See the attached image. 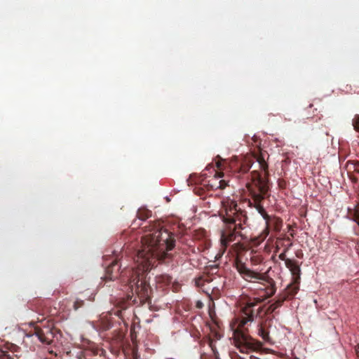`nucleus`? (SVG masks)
<instances>
[{
  "label": "nucleus",
  "instance_id": "nucleus-1",
  "mask_svg": "<svg viewBox=\"0 0 359 359\" xmlns=\"http://www.w3.org/2000/svg\"><path fill=\"white\" fill-rule=\"evenodd\" d=\"M147 233L142 238L141 249L138 250L133 266H126L119 273L123 266L122 262L116 257L106 266L103 279L113 280L119 275L121 281L130 290L128 298L133 302L143 304L149 302L151 288L147 280V272L157 260L167 257V252L171 250L175 243V236L161 226L160 223H153L146 226Z\"/></svg>",
  "mask_w": 359,
  "mask_h": 359
},
{
  "label": "nucleus",
  "instance_id": "nucleus-2",
  "mask_svg": "<svg viewBox=\"0 0 359 359\" xmlns=\"http://www.w3.org/2000/svg\"><path fill=\"white\" fill-rule=\"evenodd\" d=\"M269 290L270 292H267L264 298L245 297L239 302V310L235 318L237 326L234 328V325H232V330L234 344L241 353L259 349L262 345L261 342L248 334L245 325L252 323L255 318L261 314L263 306H259V304L275 294L274 285H271Z\"/></svg>",
  "mask_w": 359,
  "mask_h": 359
},
{
  "label": "nucleus",
  "instance_id": "nucleus-3",
  "mask_svg": "<svg viewBox=\"0 0 359 359\" xmlns=\"http://www.w3.org/2000/svg\"><path fill=\"white\" fill-rule=\"evenodd\" d=\"M257 161L259 167L264 171V177H262L258 171L251 172V182H248L246 187L253 200V207L263 217L266 221V232L269 233V229H272L276 232H279L283 226V220L277 217L269 216L263 205L262 201L266 197L269 190L268 180V164L262 157H259Z\"/></svg>",
  "mask_w": 359,
  "mask_h": 359
},
{
  "label": "nucleus",
  "instance_id": "nucleus-4",
  "mask_svg": "<svg viewBox=\"0 0 359 359\" xmlns=\"http://www.w3.org/2000/svg\"><path fill=\"white\" fill-rule=\"evenodd\" d=\"M220 217L224 222L221 231V250L224 253L228 245L238 237L243 239L242 230L244 229L248 217L246 212L233 200L227 198L222 202Z\"/></svg>",
  "mask_w": 359,
  "mask_h": 359
},
{
  "label": "nucleus",
  "instance_id": "nucleus-5",
  "mask_svg": "<svg viewBox=\"0 0 359 359\" xmlns=\"http://www.w3.org/2000/svg\"><path fill=\"white\" fill-rule=\"evenodd\" d=\"M234 266L241 276L247 281L264 280L265 277L257 272L248 269L238 257L234 260Z\"/></svg>",
  "mask_w": 359,
  "mask_h": 359
},
{
  "label": "nucleus",
  "instance_id": "nucleus-6",
  "mask_svg": "<svg viewBox=\"0 0 359 359\" xmlns=\"http://www.w3.org/2000/svg\"><path fill=\"white\" fill-rule=\"evenodd\" d=\"M33 335H35L41 343L45 344H50L55 337L53 329L50 327L41 328L38 326L34 327Z\"/></svg>",
  "mask_w": 359,
  "mask_h": 359
},
{
  "label": "nucleus",
  "instance_id": "nucleus-7",
  "mask_svg": "<svg viewBox=\"0 0 359 359\" xmlns=\"http://www.w3.org/2000/svg\"><path fill=\"white\" fill-rule=\"evenodd\" d=\"M230 168L234 172L238 174L247 173L252 167V161L250 159L245 158L243 161L238 162L237 161H231L230 163Z\"/></svg>",
  "mask_w": 359,
  "mask_h": 359
},
{
  "label": "nucleus",
  "instance_id": "nucleus-8",
  "mask_svg": "<svg viewBox=\"0 0 359 359\" xmlns=\"http://www.w3.org/2000/svg\"><path fill=\"white\" fill-rule=\"evenodd\" d=\"M20 348L15 344H8L0 351V359H20Z\"/></svg>",
  "mask_w": 359,
  "mask_h": 359
},
{
  "label": "nucleus",
  "instance_id": "nucleus-9",
  "mask_svg": "<svg viewBox=\"0 0 359 359\" xmlns=\"http://www.w3.org/2000/svg\"><path fill=\"white\" fill-rule=\"evenodd\" d=\"M157 287L164 290L172 283V277L167 274H163L156 277Z\"/></svg>",
  "mask_w": 359,
  "mask_h": 359
},
{
  "label": "nucleus",
  "instance_id": "nucleus-10",
  "mask_svg": "<svg viewBox=\"0 0 359 359\" xmlns=\"http://www.w3.org/2000/svg\"><path fill=\"white\" fill-rule=\"evenodd\" d=\"M267 325L266 323H259L258 325V334L262 338V339L269 343H272V339L269 335V332L267 329Z\"/></svg>",
  "mask_w": 359,
  "mask_h": 359
},
{
  "label": "nucleus",
  "instance_id": "nucleus-11",
  "mask_svg": "<svg viewBox=\"0 0 359 359\" xmlns=\"http://www.w3.org/2000/svg\"><path fill=\"white\" fill-rule=\"evenodd\" d=\"M287 269L290 271L292 276L296 278H299L300 276V267L295 260H287V264L285 265Z\"/></svg>",
  "mask_w": 359,
  "mask_h": 359
},
{
  "label": "nucleus",
  "instance_id": "nucleus-12",
  "mask_svg": "<svg viewBox=\"0 0 359 359\" xmlns=\"http://www.w3.org/2000/svg\"><path fill=\"white\" fill-rule=\"evenodd\" d=\"M214 279L209 275L205 274L195 279L196 285L198 287H204L212 283Z\"/></svg>",
  "mask_w": 359,
  "mask_h": 359
},
{
  "label": "nucleus",
  "instance_id": "nucleus-13",
  "mask_svg": "<svg viewBox=\"0 0 359 359\" xmlns=\"http://www.w3.org/2000/svg\"><path fill=\"white\" fill-rule=\"evenodd\" d=\"M299 287L294 283L290 284L285 290L282 292L283 294H287L288 299L293 297L298 292Z\"/></svg>",
  "mask_w": 359,
  "mask_h": 359
},
{
  "label": "nucleus",
  "instance_id": "nucleus-14",
  "mask_svg": "<svg viewBox=\"0 0 359 359\" xmlns=\"http://www.w3.org/2000/svg\"><path fill=\"white\" fill-rule=\"evenodd\" d=\"M201 288L209 297H211L212 295H215V297H217L219 292V289L217 287V286H215L214 284H212V285H208L204 287Z\"/></svg>",
  "mask_w": 359,
  "mask_h": 359
},
{
  "label": "nucleus",
  "instance_id": "nucleus-15",
  "mask_svg": "<svg viewBox=\"0 0 359 359\" xmlns=\"http://www.w3.org/2000/svg\"><path fill=\"white\" fill-rule=\"evenodd\" d=\"M151 216V212L146 208H140L137 212V217L139 219L144 221Z\"/></svg>",
  "mask_w": 359,
  "mask_h": 359
},
{
  "label": "nucleus",
  "instance_id": "nucleus-16",
  "mask_svg": "<svg viewBox=\"0 0 359 359\" xmlns=\"http://www.w3.org/2000/svg\"><path fill=\"white\" fill-rule=\"evenodd\" d=\"M287 299H288V296L287 294H283V293H281L277 297V299L273 304L276 305V307L279 308Z\"/></svg>",
  "mask_w": 359,
  "mask_h": 359
},
{
  "label": "nucleus",
  "instance_id": "nucleus-17",
  "mask_svg": "<svg viewBox=\"0 0 359 359\" xmlns=\"http://www.w3.org/2000/svg\"><path fill=\"white\" fill-rule=\"evenodd\" d=\"M208 345L211 348L215 358H217V355H219V353L215 346V341L212 337H210L208 339Z\"/></svg>",
  "mask_w": 359,
  "mask_h": 359
},
{
  "label": "nucleus",
  "instance_id": "nucleus-18",
  "mask_svg": "<svg viewBox=\"0 0 359 359\" xmlns=\"http://www.w3.org/2000/svg\"><path fill=\"white\" fill-rule=\"evenodd\" d=\"M226 186H228V182H226L225 180H221L218 182V185L217 184H210V187L211 189H224Z\"/></svg>",
  "mask_w": 359,
  "mask_h": 359
},
{
  "label": "nucleus",
  "instance_id": "nucleus-19",
  "mask_svg": "<svg viewBox=\"0 0 359 359\" xmlns=\"http://www.w3.org/2000/svg\"><path fill=\"white\" fill-rule=\"evenodd\" d=\"M182 251L184 253H185L187 255H189L191 252V253L196 252V250L195 247L192 246L190 244L188 245L187 249H183Z\"/></svg>",
  "mask_w": 359,
  "mask_h": 359
},
{
  "label": "nucleus",
  "instance_id": "nucleus-20",
  "mask_svg": "<svg viewBox=\"0 0 359 359\" xmlns=\"http://www.w3.org/2000/svg\"><path fill=\"white\" fill-rule=\"evenodd\" d=\"M353 126L355 130H359V114H356L353 119Z\"/></svg>",
  "mask_w": 359,
  "mask_h": 359
},
{
  "label": "nucleus",
  "instance_id": "nucleus-21",
  "mask_svg": "<svg viewBox=\"0 0 359 359\" xmlns=\"http://www.w3.org/2000/svg\"><path fill=\"white\" fill-rule=\"evenodd\" d=\"M84 304V302L83 300H81V299H76L74 303V310H77L79 309V308L82 307Z\"/></svg>",
  "mask_w": 359,
  "mask_h": 359
},
{
  "label": "nucleus",
  "instance_id": "nucleus-22",
  "mask_svg": "<svg viewBox=\"0 0 359 359\" xmlns=\"http://www.w3.org/2000/svg\"><path fill=\"white\" fill-rule=\"evenodd\" d=\"M286 253H287V252H285V250H283V252H281V253L279 255V256H278V257H279V259H280V260H282V261H284V262H285V265L287 264V260H291L290 259L287 258V257H286Z\"/></svg>",
  "mask_w": 359,
  "mask_h": 359
},
{
  "label": "nucleus",
  "instance_id": "nucleus-23",
  "mask_svg": "<svg viewBox=\"0 0 359 359\" xmlns=\"http://www.w3.org/2000/svg\"><path fill=\"white\" fill-rule=\"evenodd\" d=\"M212 339L215 340L219 339L222 337V334L218 331H212Z\"/></svg>",
  "mask_w": 359,
  "mask_h": 359
},
{
  "label": "nucleus",
  "instance_id": "nucleus-24",
  "mask_svg": "<svg viewBox=\"0 0 359 359\" xmlns=\"http://www.w3.org/2000/svg\"><path fill=\"white\" fill-rule=\"evenodd\" d=\"M277 309L278 307H276V305L275 304H272L268 307L266 312L271 313L275 312Z\"/></svg>",
  "mask_w": 359,
  "mask_h": 359
},
{
  "label": "nucleus",
  "instance_id": "nucleus-25",
  "mask_svg": "<svg viewBox=\"0 0 359 359\" xmlns=\"http://www.w3.org/2000/svg\"><path fill=\"white\" fill-rule=\"evenodd\" d=\"M354 170L359 172V161H355L353 163Z\"/></svg>",
  "mask_w": 359,
  "mask_h": 359
},
{
  "label": "nucleus",
  "instance_id": "nucleus-26",
  "mask_svg": "<svg viewBox=\"0 0 359 359\" xmlns=\"http://www.w3.org/2000/svg\"><path fill=\"white\" fill-rule=\"evenodd\" d=\"M132 354H133V359H139L140 355H138L137 351L133 350Z\"/></svg>",
  "mask_w": 359,
  "mask_h": 359
},
{
  "label": "nucleus",
  "instance_id": "nucleus-27",
  "mask_svg": "<svg viewBox=\"0 0 359 359\" xmlns=\"http://www.w3.org/2000/svg\"><path fill=\"white\" fill-rule=\"evenodd\" d=\"M196 306L198 309H202L203 306V303L201 301H197L196 304Z\"/></svg>",
  "mask_w": 359,
  "mask_h": 359
},
{
  "label": "nucleus",
  "instance_id": "nucleus-28",
  "mask_svg": "<svg viewBox=\"0 0 359 359\" xmlns=\"http://www.w3.org/2000/svg\"><path fill=\"white\" fill-rule=\"evenodd\" d=\"M292 246V243H288V244L285 246V248L284 249L285 252H287Z\"/></svg>",
  "mask_w": 359,
  "mask_h": 359
},
{
  "label": "nucleus",
  "instance_id": "nucleus-29",
  "mask_svg": "<svg viewBox=\"0 0 359 359\" xmlns=\"http://www.w3.org/2000/svg\"><path fill=\"white\" fill-rule=\"evenodd\" d=\"M355 221L357 222V224L359 226V213L355 214Z\"/></svg>",
  "mask_w": 359,
  "mask_h": 359
},
{
  "label": "nucleus",
  "instance_id": "nucleus-30",
  "mask_svg": "<svg viewBox=\"0 0 359 359\" xmlns=\"http://www.w3.org/2000/svg\"><path fill=\"white\" fill-rule=\"evenodd\" d=\"M233 359H245V358H243V357H241V356H240V355H235V356L233 358Z\"/></svg>",
  "mask_w": 359,
  "mask_h": 359
},
{
  "label": "nucleus",
  "instance_id": "nucleus-31",
  "mask_svg": "<svg viewBox=\"0 0 359 359\" xmlns=\"http://www.w3.org/2000/svg\"><path fill=\"white\" fill-rule=\"evenodd\" d=\"M217 167L219 168V169H222V163L221 162H217Z\"/></svg>",
  "mask_w": 359,
  "mask_h": 359
},
{
  "label": "nucleus",
  "instance_id": "nucleus-32",
  "mask_svg": "<svg viewBox=\"0 0 359 359\" xmlns=\"http://www.w3.org/2000/svg\"><path fill=\"white\" fill-rule=\"evenodd\" d=\"M355 352L357 353V354L359 353V345H358L356 347H355Z\"/></svg>",
  "mask_w": 359,
  "mask_h": 359
},
{
  "label": "nucleus",
  "instance_id": "nucleus-33",
  "mask_svg": "<svg viewBox=\"0 0 359 359\" xmlns=\"http://www.w3.org/2000/svg\"><path fill=\"white\" fill-rule=\"evenodd\" d=\"M284 239H285V241H288L289 243H292V242L290 241V237H288V236H287V237H286V238H285Z\"/></svg>",
  "mask_w": 359,
  "mask_h": 359
},
{
  "label": "nucleus",
  "instance_id": "nucleus-34",
  "mask_svg": "<svg viewBox=\"0 0 359 359\" xmlns=\"http://www.w3.org/2000/svg\"><path fill=\"white\" fill-rule=\"evenodd\" d=\"M250 359H259V358H257L255 356H250Z\"/></svg>",
  "mask_w": 359,
  "mask_h": 359
},
{
  "label": "nucleus",
  "instance_id": "nucleus-35",
  "mask_svg": "<svg viewBox=\"0 0 359 359\" xmlns=\"http://www.w3.org/2000/svg\"><path fill=\"white\" fill-rule=\"evenodd\" d=\"M218 175H219V177H222V176H223V174H222V175H221V174H218Z\"/></svg>",
  "mask_w": 359,
  "mask_h": 359
},
{
  "label": "nucleus",
  "instance_id": "nucleus-36",
  "mask_svg": "<svg viewBox=\"0 0 359 359\" xmlns=\"http://www.w3.org/2000/svg\"><path fill=\"white\" fill-rule=\"evenodd\" d=\"M249 203H250V205L251 206L252 205V202L249 201Z\"/></svg>",
  "mask_w": 359,
  "mask_h": 359
},
{
  "label": "nucleus",
  "instance_id": "nucleus-37",
  "mask_svg": "<svg viewBox=\"0 0 359 359\" xmlns=\"http://www.w3.org/2000/svg\"><path fill=\"white\" fill-rule=\"evenodd\" d=\"M215 359H219V355H217V358H215Z\"/></svg>",
  "mask_w": 359,
  "mask_h": 359
}]
</instances>
